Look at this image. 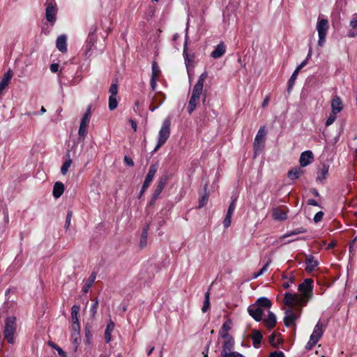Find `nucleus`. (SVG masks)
Wrapping results in <instances>:
<instances>
[{"label": "nucleus", "instance_id": "f257e3e1", "mask_svg": "<svg viewBox=\"0 0 357 357\" xmlns=\"http://www.w3.org/2000/svg\"><path fill=\"white\" fill-rule=\"evenodd\" d=\"M313 280L305 279L299 284L298 290L301 294L286 293L283 299V304L288 306L285 310L284 323L286 326L294 324L295 321L301 314V307L305 306L312 296Z\"/></svg>", "mask_w": 357, "mask_h": 357}, {"label": "nucleus", "instance_id": "f03ea898", "mask_svg": "<svg viewBox=\"0 0 357 357\" xmlns=\"http://www.w3.org/2000/svg\"><path fill=\"white\" fill-rule=\"evenodd\" d=\"M271 305L272 303L268 298L261 297L248 307V312L255 321H262L264 311L269 310Z\"/></svg>", "mask_w": 357, "mask_h": 357}, {"label": "nucleus", "instance_id": "7ed1b4c3", "mask_svg": "<svg viewBox=\"0 0 357 357\" xmlns=\"http://www.w3.org/2000/svg\"><path fill=\"white\" fill-rule=\"evenodd\" d=\"M208 74L206 72H204L199 77L197 83L194 86L192 89V96L188 102V112L190 114H192L197 105V102L199 100L200 96L202 93L204 83L207 78Z\"/></svg>", "mask_w": 357, "mask_h": 357}, {"label": "nucleus", "instance_id": "20e7f679", "mask_svg": "<svg viewBox=\"0 0 357 357\" xmlns=\"http://www.w3.org/2000/svg\"><path fill=\"white\" fill-rule=\"evenodd\" d=\"M17 330L16 318L14 316L8 317L5 321V328L3 331L4 338L10 344L15 342V334Z\"/></svg>", "mask_w": 357, "mask_h": 357}, {"label": "nucleus", "instance_id": "39448f33", "mask_svg": "<svg viewBox=\"0 0 357 357\" xmlns=\"http://www.w3.org/2000/svg\"><path fill=\"white\" fill-rule=\"evenodd\" d=\"M170 119L167 118L165 119L159 131L158 141L156 146L154 149V151H156L160 146H162L169 138L170 135Z\"/></svg>", "mask_w": 357, "mask_h": 357}, {"label": "nucleus", "instance_id": "423d86ee", "mask_svg": "<svg viewBox=\"0 0 357 357\" xmlns=\"http://www.w3.org/2000/svg\"><path fill=\"white\" fill-rule=\"evenodd\" d=\"M328 29L329 25L328 20L319 17L317 24V30L319 34L318 45L321 47L323 46L325 43V38Z\"/></svg>", "mask_w": 357, "mask_h": 357}, {"label": "nucleus", "instance_id": "0eeeda50", "mask_svg": "<svg viewBox=\"0 0 357 357\" xmlns=\"http://www.w3.org/2000/svg\"><path fill=\"white\" fill-rule=\"evenodd\" d=\"M157 169H158L157 165H152L150 166L149 172L145 178V181L143 183L141 191L138 195L139 199L142 196V195L144 193L146 190L150 185L151 181H153V177L157 172Z\"/></svg>", "mask_w": 357, "mask_h": 357}, {"label": "nucleus", "instance_id": "6e6552de", "mask_svg": "<svg viewBox=\"0 0 357 357\" xmlns=\"http://www.w3.org/2000/svg\"><path fill=\"white\" fill-rule=\"evenodd\" d=\"M45 18L46 20L54 24L56 21V15L57 13V6L55 2H48L45 4Z\"/></svg>", "mask_w": 357, "mask_h": 357}, {"label": "nucleus", "instance_id": "1a4fd4ad", "mask_svg": "<svg viewBox=\"0 0 357 357\" xmlns=\"http://www.w3.org/2000/svg\"><path fill=\"white\" fill-rule=\"evenodd\" d=\"M266 131L264 128H261L255 137L254 142V149L255 155L257 152L260 151L264 146Z\"/></svg>", "mask_w": 357, "mask_h": 357}, {"label": "nucleus", "instance_id": "9d476101", "mask_svg": "<svg viewBox=\"0 0 357 357\" xmlns=\"http://www.w3.org/2000/svg\"><path fill=\"white\" fill-rule=\"evenodd\" d=\"M225 342L222 346V350L221 351V357H225L228 354L234 353L235 351H232L234 340L232 337H229L227 338H225Z\"/></svg>", "mask_w": 357, "mask_h": 357}, {"label": "nucleus", "instance_id": "9b49d317", "mask_svg": "<svg viewBox=\"0 0 357 357\" xmlns=\"http://www.w3.org/2000/svg\"><path fill=\"white\" fill-rule=\"evenodd\" d=\"M314 155L311 151L303 152L300 156L299 162L301 167H306L313 161Z\"/></svg>", "mask_w": 357, "mask_h": 357}, {"label": "nucleus", "instance_id": "f8f14e48", "mask_svg": "<svg viewBox=\"0 0 357 357\" xmlns=\"http://www.w3.org/2000/svg\"><path fill=\"white\" fill-rule=\"evenodd\" d=\"M328 169V165L326 164H321L317 169L316 181L323 183L324 181L326 178Z\"/></svg>", "mask_w": 357, "mask_h": 357}, {"label": "nucleus", "instance_id": "ddd939ff", "mask_svg": "<svg viewBox=\"0 0 357 357\" xmlns=\"http://www.w3.org/2000/svg\"><path fill=\"white\" fill-rule=\"evenodd\" d=\"M331 108L332 112L334 114H337L340 112L343 108L342 102L340 98L335 95L331 100Z\"/></svg>", "mask_w": 357, "mask_h": 357}, {"label": "nucleus", "instance_id": "4468645a", "mask_svg": "<svg viewBox=\"0 0 357 357\" xmlns=\"http://www.w3.org/2000/svg\"><path fill=\"white\" fill-rule=\"evenodd\" d=\"M303 167L296 166L291 169H290L287 173V176L291 180H295L298 178L301 175H303L305 171L302 169Z\"/></svg>", "mask_w": 357, "mask_h": 357}, {"label": "nucleus", "instance_id": "2eb2a0df", "mask_svg": "<svg viewBox=\"0 0 357 357\" xmlns=\"http://www.w3.org/2000/svg\"><path fill=\"white\" fill-rule=\"evenodd\" d=\"M167 179L168 177L167 175H164L159 178L158 185L153 192V194L155 195V197H158V196L160 195V193L162 192L165 186L167 184Z\"/></svg>", "mask_w": 357, "mask_h": 357}, {"label": "nucleus", "instance_id": "dca6fc26", "mask_svg": "<svg viewBox=\"0 0 357 357\" xmlns=\"http://www.w3.org/2000/svg\"><path fill=\"white\" fill-rule=\"evenodd\" d=\"M262 320L264 321L265 326L268 329L273 328L275 326L277 322L276 316L273 312L269 310L268 311V317L264 319H262Z\"/></svg>", "mask_w": 357, "mask_h": 357}, {"label": "nucleus", "instance_id": "f3484780", "mask_svg": "<svg viewBox=\"0 0 357 357\" xmlns=\"http://www.w3.org/2000/svg\"><path fill=\"white\" fill-rule=\"evenodd\" d=\"M262 337V334L257 329L252 330L251 338L252 340V344L255 348H259Z\"/></svg>", "mask_w": 357, "mask_h": 357}, {"label": "nucleus", "instance_id": "a211bd4d", "mask_svg": "<svg viewBox=\"0 0 357 357\" xmlns=\"http://www.w3.org/2000/svg\"><path fill=\"white\" fill-rule=\"evenodd\" d=\"M323 327L324 325L322 322L319 321L316 324L312 335H310L311 340L314 339L319 341L324 333Z\"/></svg>", "mask_w": 357, "mask_h": 357}, {"label": "nucleus", "instance_id": "6ab92c4d", "mask_svg": "<svg viewBox=\"0 0 357 357\" xmlns=\"http://www.w3.org/2000/svg\"><path fill=\"white\" fill-rule=\"evenodd\" d=\"M13 77V71L9 70L7 73H6L1 81L0 82V94L2 91L6 89V87L8 85L11 78Z\"/></svg>", "mask_w": 357, "mask_h": 357}, {"label": "nucleus", "instance_id": "aec40b11", "mask_svg": "<svg viewBox=\"0 0 357 357\" xmlns=\"http://www.w3.org/2000/svg\"><path fill=\"white\" fill-rule=\"evenodd\" d=\"M67 38L65 35L59 36L56 39V45L57 49L61 52L67 51Z\"/></svg>", "mask_w": 357, "mask_h": 357}, {"label": "nucleus", "instance_id": "412c9836", "mask_svg": "<svg viewBox=\"0 0 357 357\" xmlns=\"http://www.w3.org/2000/svg\"><path fill=\"white\" fill-rule=\"evenodd\" d=\"M226 47L223 43L218 44L215 49L211 52V56L213 59H218L225 53Z\"/></svg>", "mask_w": 357, "mask_h": 357}, {"label": "nucleus", "instance_id": "4be33fe9", "mask_svg": "<svg viewBox=\"0 0 357 357\" xmlns=\"http://www.w3.org/2000/svg\"><path fill=\"white\" fill-rule=\"evenodd\" d=\"M273 217L275 220L282 221L287 218V212L280 208H275L273 211Z\"/></svg>", "mask_w": 357, "mask_h": 357}, {"label": "nucleus", "instance_id": "5701e85b", "mask_svg": "<svg viewBox=\"0 0 357 357\" xmlns=\"http://www.w3.org/2000/svg\"><path fill=\"white\" fill-rule=\"evenodd\" d=\"M305 264V270L307 272H312L318 266V261L314 259V257L312 255L307 257Z\"/></svg>", "mask_w": 357, "mask_h": 357}, {"label": "nucleus", "instance_id": "b1692460", "mask_svg": "<svg viewBox=\"0 0 357 357\" xmlns=\"http://www.w3.org/2000/svg\"><path fill=\"white\" fill-rule=\"evenodd\" d=\"M64 191V185L59 181H57L54 183L53 188V196L54 198H59Z\"/></svg>", "mask_w": 357, "mask_h": 357}, {"label": "nucleus", "instance_id": "393cba45", "mask_svg": "<svg viewBox=\"0 0 357 357\" xmlns=\"http://www.w3.org/2000/svg\"><path fill=\"white\" fill-rule=\"evenodd\" d=\"M8 221V213L4 210L2 213V218L0 217V235L5 231Z\"/></svg>", "mask_w": 357, "mask_h": 357}, {"label": "nucleus", "instance_id": "a878e982", "mask_svg": "<svg viewBox=\"0 0 357 357\" xmlns=\"http://www.w3.org/2000/svg\"><path fill=\"white\" fill-rule=\"evenodd\" d=\"M150 222H146V225L143 228L142 233L140 238L139 245L141 248H144L147 244L148 231L149 229Z\"/></svg>", "mask_w": 357, "mask_h": 357}, {"label": "nucleus", "instance_id": "bb28decb", "mask_svg": "<svg viewBox=\"0 0 357 357\" xmlns=\"http://www.w3.org/2000/svg\"><path fill=\"white\" fill-rule=\"evenodd\" d=\"M231 321L230 320H227V321H225L222 327H221V329L220 331V335L221 336V337H222L223 339L225 338H227V337H231L229 333H228V331L231 329Z\"/></svg>", "mask_w": 357, "mask_h": 357}, {"label": "nucleus", "instance_id": "cd10ccee", "mask_svg": "<svg viewBox=\"0 0 357 357\" xmlns=\"http://www.w3.org/2000/svg\"><path fill=\"white\" fill-rule=\"evenodd\" d=\"M71 164L72 160L70 159V151H68L66 154V160L61 168V172L63 175H65L68 172V168L70 167Z\"/></svg>", "mask_w": 357, "mask_h": 357}, {"label": "nucleus", "instance_id": "c85d7f7f", "mask_svg": "<svg viewBox=\"0 0 357 357\" xmlns=\"http://www.w3.org/2000/svg\"><path fill=\"white\" fill-rule=\"evenodd\" d=\"M96 278V272H93L89 278L87 280V282L85 283L82 288V291L86 294L89 291V289L92 286L93 283L94 282Z\"/></svg>", "mask_w": 357, "mask_h": 357}, {"label": "nucleus", "instance_id": "c756f323", "mask_svg": "<svg viewBox=\"0 0 357 357\" xmlns=\"http://www.w3.org/2000/svg\"><path fill=\"white\" fill-rule=\"evenodd\" d=\"M114 324L112 320H110L109 322L107 324L106 330L105 331V340L107 343L109 342L112 340L111 333L114 330Z\"/></svg>", "mask_w": 357, "mask_h": 357}, {"label": "nucleus", "instance_id": "7c9ffc66", "mask_svg": "<svg viewBox=\"0 0 357 357\" xmlns=\"http://www.w3.org/2000/svg\"><path fill=\"white\" fill-rule=\"evenodd\" d=\"M85 331V343L90 344L93 336V328L92 326L86 324L84 328Z\"/></svg>", "mask_w": 357, "mask_h": 357}, {"label": "nucleus", "instance_id": "2f4dec72", "mask_svg": "<svg viewBox=\"0 0 357 357\" xmlns=\"http://www.w3.org/2000/svg\"><path fill=\"white\" fill-rule=\"evenodd\" d=\"M298 71L295 70L294 72L293 73V74L291 75L290 79H289L288 81V83H287V92L288 93H290L291 91V89L295 84V81L297 78V76L298 75Z\"/></svg>", "mask_w": 357, "mask_h": 357}, {"label": "nucleus", "instance_id": "473e14b6", "mask_svg": "<svg viewBox=\"0 0 357 357\" xmlns=\"http://www.w3.org/2000/svg\"><path fill=\"white\" fill-rule=\"evenodd\" d=\"M210 289H211V286L209 287L208 291L206 292V294L204 295V301L202 309L203 312H207L210 307V292H209Z\"/></svg>", "mask_w": 357, "mask_h": 357}, {"label": "nucleus", "instance_id": "72a5a7b5", "mask_svg": "<svg viewBox=\"0 0 357 357\" xmlns=\"http://www.w3.org/2000/svg\"><path fill=\"white\" fill-rule=\"evenodd\" d=\"M204 188L205 192L203 195H202V197L199 199V206H198L199 208L204 207L208 202V195L206 192V189H207L206 184L204 185Z\"/></svg>", "mask_w": 357, "mask_h": 357}, {"label": "nucleus", "instance_id": "f704fd0d", "mask_svg": "<svg viewBox=\"0 0 357 357\" xmlns=\"http://www.w3.org/2000/svg\"><path fill=\"white\" fill-rule=\"evenodd\" d=\"M306 231H307V230L303 227L297 228V229H295L289 231V233L283 235L281 237V238H285L291 236L297 235L299 234H303V233H305Z\"/></svg>", "mask_w": 357, "mask_h": 357}, {"label": "nucleus", "instance_id": "c9c22d12", "mask_svg": "<svg viewBox=\"0 0 357 357\" xmlns=\"http://www.w3.org/2000/svg\"><path fill=\"white\" fill-rule=\"evenodd\" d=\"M79 311V305H73L71 308V318L73 322H78V313Z\"/></svg>", "mask_w": 357, "mask_h": 357}, {"label": "nucleus", "instance_id": "e433bc0d", "mask_svg": "<svg viewBox=\"0 0 357 357\" xmlns=\"http://www.w3.org/2000/svg\"><path fill=\"white\" fill-rule=\"evenodd\" d=\"M91 106L89 105L81 120L82 124L89 125V120L91 118Z\"/></svg>", "mask_w": 357, "mask_h": 357}, {"label": "nucleus", "instance_id": "4c0bfd02", "mask_svg": "<svg viewBox=\"0 0 357 357\" xmlns=\"http://www.w3.org/2000/svg\"><path fill=\"white\" fill-rule=\"evenodd\" d=\"M96 41V36H88L86 49L87 52H89L91 50L92 46L95 44Z\"/></svg>", "mask_w": 357, "mask_h": 357}, {"label": "nucleus", "instance_id": "58836bf2", "mask_svg": "<svg viewBox=\"0 0 357 357\" xmlns=\"http://www.w3.org/2000/svg\"><path fill=\"white\" fill-rule=\"evenodd\" d=\"M160 73V69L156 61L152 62V75L151 77L157 78Z\"/></svg>", "mask_w": 357, "mask_h": 357}, {"label": "nucleus", "instance_id": "ea45409f", "mask_svg": "<svg viewBox=\"0 0 357 357\" xmlns=\"http://www.w3.org/2000/svg\"><path fill=\"white\" fill-rule=\"evenodd\" d=\"M71 338L73 341V344L75 347V349L76 350L81 342L79 333H72Z\"/></svg>", "mask_w": 357, "mask_h": 357}, {"label": "nucleus", "instance_id": "a19ab883", "mask_svg": "<svg viewBox=\"0 0 357 357\" xmlns=\"http://www.w3.org/2000/svg\"><path fill=\"white\" fill-rule=\"evenodd\" d=\"M271 263V259H268V261L265 264V265L257 273L253 274L252 278H257L259 276L261 275L265 271H266L268 267Z\"/></svg>", "mask_w": 357, "mask_h": 357}, {"label": "nucleus", "instance_id": "79ce46f5", "mask_svg": "<svg viewBox=\"0 0 357 357\" xmlns=\"http://www.w3.org/2000/svg\"><path fill=\"white\" fill-rule=\"evenodd\" d=\"M165 98V95L162 92H157L151 98L152 104L158 105L161 99Z\"/></svg>", "mask_w": 357, "mask_h": 357}, {"label": "nucleus", "instance_id": "37998d69", "mask_svg": "<svg viewBox=\"0 0 357 357\" xmlns=\"http://www.w3.org/2000/svg\"><path fill=\"white\" fill-rule=\"evenodd\" d=\"M118 102L116 96H110L109 97V109L114 110L117 107Z\"/></svg>", "mask_w": 357, "mask_h": 357}, {"label": "nucleus", "instance_id": "c03bdc74", "mask_svg": "<svg viewBox=\"0 0 357 357\" xmlns=\"http://www.w3.org/2000/svg\"><path fill=\"white\" fill-rule=\"evenodd\" d=\"M92 301L93 303H92L91 309H90V316L91 317H93L97 312V309H98V301L97 298H95Z\"/></svg>", "mask_w": 357, "mask_h": 357}, {"label": "nucleus", "instance_id": "a18cd8bd", "mask_svg": "<svg viewBox=\"0 0 357 357\" xmlns=\"http://www.w3.org/2000/svg\"><path fill=\"white\" fill-rule=\"evenodd\" d=\"M232 213L227 212L226 216L223 220V225L225 228H228L231 225Z\"/></svg>", "mask_w": 357, "mask_h": 357}, {"label": "nucleus", "instance_id": "49530a36", "mask_svg": "<svg viewBox=\"0 0 357 357\" xmlns=\"http://www.w3.org/2000/svg\"><path fill=\"white\" fill-rule=\"evenodd\" d=\"M109 92L110 93V96H116L118 93V84L117 81L112 83L109 87Z\"/></svg>", "mask_w": 357, "mask_h": 357}, {"label": "nucleus", "instance_id": "de8ad7c7", "mask_svg": "<svg viewBox=\"0 0 357 357\" xmlns=\"http://www.w3.org/2000/svg\"><path fill=\"white\" fill-rule=\"evenodd\" d=\"M88 125L82 124L80 123L78 134L80 137H84L86 134Z\"/></svg>", "mask_w": 357, "mask_h": 357}, {"label": "nucleus", "instance_id": "09e8293b", "mask_svg": "<svg viewBox=\"0 0 357 357\" xmlns=\"http://www.w3.org/2000/svg\"><path fill=\"white\" fill-rule=\"evenodd\" d=\"M236 201H237V198L236 197H233L232 198V200H231V202L230 203L229 206V208L227 209V212H229V213H234V211L236 208Z\"/></svg>", "mask_w": 357, "mask_h": 357}, {"label": "nucleus", "instance_id": "8fccbe9b", "mask_svg": "<svg viewBox=\"0 0 357 357\" xmlns=\"http://www.w3.org/2000/svg\"><path fill=\"white\" fill-rule=\"evenodd\" d=\"M236 201H237V198L236 197H233L232 198V200H231V202L230 203L229 206V208L227 209V212H229V213H234V211L236 208Z\"/></svg>", "mask_w": 357, "mask_h": 357}, {"label": "nucleus", "instance_id": "3c124183", "mask_svg": "<svg viewBox=\"0 0 357 357\" xmlns=\"http://www.w3.org/2000/svg\"><path fill=\"white\" fill-rule=\"evenodd\" d=\"M72 215H73L72 211L68 210V212H67L66 218V222H65V228L66 229H68V227L70 225V221H71Z\"/></svg>", "mask_w": 357, "mask_h": 357}, {"label": "nucleus", "instance_id": "603ef678", "mask_svg": "<svg viewBox=\"0 0 357 357\" xmlns=\"http://www.w3.org/2000/svg\"><path fill=\"white\" fill-rule=\"evenodd\" d=\"M72 328V333H79L80 332V325L79 321L78 322H73V324L71 326Z\"/></svg>", "mask_w": 357, "mask_h": 357}, {"label": "nucleus", "instance_id": "864d4df0", "mask_svg": "<svg viewBox=\"0 0 357 357\" xmlns=\"http://www.w3.org/2000/svg\"><path fill=\"white\" fill-rule=\"evenodd\" d=\"M336 114H334L333 112H332V114H330V116H328V118L327 119L326 122V126H329L335 121Z\"/></svg>", "mask_w": 357, "mask_h": 357}, {"label": "nucleus", "instance_id": "5fc2aeb1", "mask_svg": "<svg viewBox=\"0 0 357 357\" xmlns=\"http://www.w3.org/2000/svg\"><path fill=\"white\" fill-rule=\"evenodd\" d=\"M318 342L317 340H311V337L310 338L309 342L307 343L305 348L307 350L312 349V348Z\"/></svg>", "mask_w": 357, "mask_h": 357}, {"label": "nucleus", "instance_id": "6e6d98bb", "mask_svg": "<svg viewBox=\"0 0 357 357\" xmlns=\"http://www.w3.org/2000/svg\"><path fill=\"white\" fill-rule=\"evenodd\" d=\"M324 215V213L322 211L317 212L314 217V219H313L314 222L316 223L320 222L321 220Z\"/></svg>", "mask_w": 357, "mask_h": 357}, {"label": "nucleus", "instance_id": "4d7b16f0", "mask_svg": "<svg viewBox=\"0 0 357 357\" xmlns=\"http://www.w3.org/2000/svg\"><path fill=\"white\" fill-rule=\"evenodd\" d=\"M350 26L352 27V29H357V13L353 15L352 19L350 22Z\"/></svg>", "mask_w": 357, "mask_h": 357}, {"label": "nucleus", "instance_id": "13d9d810", "mask_svg": "<svg viewBox=\"0 0 357 357\" xmlns=\"http://www.w3.org/2000/svg\"><path fill=\"white\" fill-rule=\"evenodd\" d=\"M165 100V98H163L162 99H161L159 102V103L158 105H155V104H152V101L151 102V105L149 106V109L151 111V112H153L155 109H157L158 107H159V106L164 102Z\"/></svg>", "mask_w": 357, "mask_h": 357}, {"label": "nucleus", "instance_id": "bf43d9fd", "mask_svg": "<svg viewBox=\"0 0 357 357\" xmlns=\"http://www.w3.org/2000/svg\"><path fill=\"white\" fill-rule=\"evenodd\" d=\"M126 165H128V166L130 167H132L134 166V162L132 161V159L127 155H125L124 156V159H123Z\"/></svg>", "mask_w": 357, "mask_h": 357}, {"label": "nucleus", "instance_id": "052dcab7", "mask_svg": "<svg viewBox=\"0 0 357 357\" xmlns=\"http://www.w3.org/2000/svg\"><path fill=\"white\" fill-rule=\"evenodd\" d=\"M97 29H98V26L97 25L95 24L93 25H92L90 28V31H89V36H96V33L97 31Z\"/></svg>", "mask_w": 357, "mask_h": 357}, {"label": "nucleus", "instance_id": "680f3d73", "mask_svg": "<svg viewBox=\"0 0 357 357\" xmlns=\"http://www.w3.org/2000/svg\"><path fill=\"white\" fill-rule=\"evenodd\" d=\"M150 84H151V89L153 91H155L156 86H157V78L151 77Z\"/></svg>", "mask_w": 357, "mask_h": 357}, {"label": "nucleus", "instance_id": "e2e57ef3", "mask_svg": "<svg viewBox=\"0 0 357 357\" xmlns=\"http://www.w3.org/2000/svg\"><path fill=\"white\" fill-rule=\"evenodd\" d=\"M269 357H284V356L282 351H274L270 354Z\"/></svg>", "mask_w": 357, "mask_h": 357}, {"label": "nucleus", "instance_id": "0e129e2a", "mask_svg": "<svg viewBox=\"0 0 357 357\" xmlns=\"http://www.w3.org/2000/svg\"><path fill=\"white\" fill-rule=\"evenodd\" d=\"M269 343L273 346L274 347H276L278 346V343L275 342V335L274 334H272L271 335L269 336Z\"/></svg>", "mask_w": 357, "mask_h": 357}, {"label": "nucleus", "instance_id": "69168bd1", "mask_svg": "<svg viewBox=\"0 0 357 357\" xmlns=\"http://www.w3.org/2000/svg\"><path fill=\"white\" fill-rule=\"evenodd\" d=\"M59 66L58 63H52L50 65V70L52 73H56L59 70Z\"/></svg>", "mask_w": 357, "mask_h": 357}, {"label": "nucleus", "instance_id": "338daca9", "mask_svg": "<svg viewBox=\"0 0 357 357\" xmlns=\"http://www.w3.org/2000/svg\"><path fill=\"white\" fill-rule=\"evenodd\" d=\"M56 350L58 351V354L61 357H67L66 353L63 351L61 347H59L56 348Z\"/></svg>", "mask_w": 357, "mask_h": 357}, {"label": "nucleus", "instance_id": "774afa93", "mask_svg": "<svg viewBox=\"0 0 357 357\" xmlns=\"http://www.w3.org/2000/svg\"><path fill=\"white\" fill-rule=\"evenodd\" d=\"M307 63V58H306L297 68H296V70H298V72L303 68L305 67Z\"/></svg>", "mask_w": 357, "mask_h": 357}]
</instances>
